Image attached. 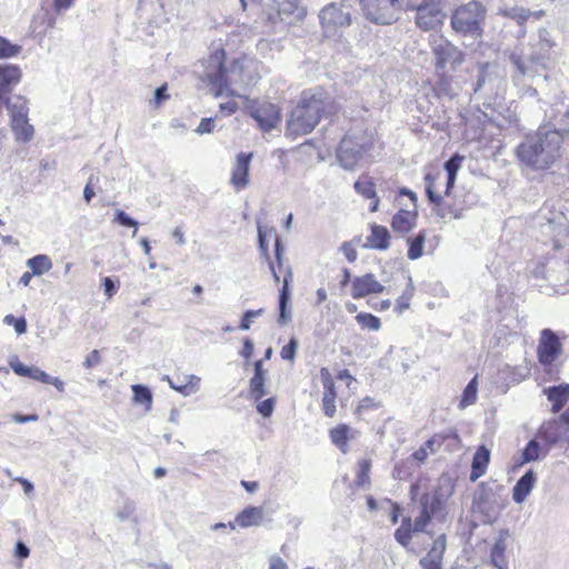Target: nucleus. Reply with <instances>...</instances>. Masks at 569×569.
I'll return each instance as SVG.
<instances>
[{"instance_id": "obj_1", "label": "nucleus", "mask_w": 569, "mask_h": 569, "mask_svg": "<svg viewBox=\"0 0 569 569\" xmlns=\"http://www.w3.org/2000/svg\"><path fill=\"white\" fill-rule=\"evenodd\" d=\"M519 162L533 171L550 169L561 157L560 138L546 126L527 134L516 148Z\"/></svg>"}, {"instance_id": "obj_2", "label": "nucleus", "mask_w": 569, "mask_h": 569, "mask_svg": "<svg viewBox=\"0 0 569 569\" xmlns=\"http://www.w3.org/2000/svg\"><path fill=\"white\" fill-rule=\"evenodd\" d=\"M244 63L246 59H234L228 68L224 50L218 49L203 61L204 69L201 78L208 82L216 97L232 96L230 84L246 83Z\"/></svg>"}, {"instance_id": "obj_3", "label": "nucleus", "mask_w": 569, "mask_h": 569, "mask_svg": "<svg viewBox=\"0 0 569 569\" xmlns=\"http://www.w3.org/2000/svg\"><path fill=\"white\" fill-rule=\"evenodd\" d=\"M325 108L321 93L303 92L287 120V134L296 138L310 133L320 122Z\"/></svg>"}, {"instance_id": "obj_4", "label": "nucleus", "mask_w": 569, "mask_h": 569, "mask_svg": "<svg viewBox=\"0 0 569 569\" xmlns=\"http://www.w3.org/2000/svg\"><path fill=\"white\" fill-rule=\"evenodd\" d=\"M508 59L513 69L511 79L517 87H525L526 81L541 77L542 71L547 69L548 57L542 52H531L525 57L522 51L516 48L510 51Z\"/></svg>"}, {"instance_id": "obj_5", "label": "nucleus", "mask_w": 569, "mask_h": 569, "mask_svg": "<svg viewBox=\"0 0 569 569\" xmlns=\"http://www.w3.org/2000/svg\"><path fill=\"white\" fill-rule=\"evenodd\" d=\"M352 1L330 2L319 11V23L326 38H339L343 30L351 26Z\"/></svg>"}, {"instance_id": "obj_6", "label": "nucleus", "mask_w": 569, "mask_h": 569, "mask_svg": "<svg viewBox=\"0 0 569 569\" xmlns=\"http://www.w3.org/2000/svg\"><path fill=\"white\" fill-rule=\"evenodd\" d=\"M487 10L485 6L476 0L458 7L450 20L452 29L463 36L478 38L483 32V23Z\"/></svg>"}, {"instance_id": "obj_7", "label": "nucleus", "mask_w": 569, "mask_h": 569, "mask_svg": "<svg viewBox=\"0 0 569 569\" xmlns=\"http://www.w3.org/2000/svg\"><path fill=\"white\" fill-rule=\"evenodd\" d=\"M0 104H4L8 110L16 140L24 143L31 141L34 128L29 123L28 99L21 94H13L3 98Z\"/></svg>"}, {"instance_id": "obj_8", "label": "nucleus", "mask_w": 569, "mask_h": 569, "mask_svg": "<svg viewBox=\"0 0 569 569\" xmlns=\"http://www.w3.org/2000/svg\"><path fill=\"white\" fill-rule=\"evenodd\" d=\"M538 219L541 234L551 239L555 249H560L567 244L569 241V218L563 212L550 211L547 216L541 210Z\"/></svg>"}, {"instance_id": "obj_9", "label": "nucleus", "mask_w": 569, "mask_h": 569, "mask_svg": "<svg viewBox=\"0 0 569 569\" xmlns=\"http://www.w3.org/2000/svg\"><path fill=\"white\" fill-rule=\"evenodd\" d=\"M370 143L362 136L347 133L337 149V160L346 170H352L369 150Z\"/></svg>"}, {"instance_id": "obj_10", "label": "nucleus", "mask_w": 569, "mask_h": 569, "mask_svg": "<svg viewBox=\"0 0 569 569\" xmlns=\"http://www.w3.org/2000/svg\"><path fill=\"white\" fill-rule=\"evenodd\" d=\"M562 343L558 333L549 328L540 331L537 357L545 368L552 366L562 353Z\"/></svg>"}, {"instance_id": "obj_11", "label": "nucleus", "mask_w": 569, "mask_h": 569, "mask_svg": "<svg viewBox=\"0 0 569 569\" xmlns=\"http://www.w3.org/2000/svg\"><path fill=\"white\" fill-rule=\"evenodd\" d=\"M538 437L549 446L561 441L569 442V407L557 419L542 423Z\"/></svg>"}, {"instance_id": "obj_12", "label": "nucleus", "mask_w": 569, "mask_h": 569, "mask_svg": "<svg viewBox=\"0 0 569 569\" xmlns=\"http://www.w3.org/2000/svg\"><path fill=\"white\" fill-rule=\"evenodd\" d=\"M545 119L548 122L547 130L557 132L560 143L563 138L569 139V104L563 101L551 104L545 111Z\"/></svg>"}, {"instance_id": "obj_13", "label": "nucleus", "mask_w": 569, "mask_h": 569, "mask_svg": "<svg viewBox=\"0 0 569 569\" xmlns=\"http://www.w3.org/2000/svg\"><path fill=\"white\" fill-rule=\"evenodd\" d=\"M416 24L425 31L432 30L441 24L445 17L439 3L433 0H422L416 7Z\"/></svg>"}, {"instance_id": "obj_14", "label": "nucleus", "mask_w": 569, "mask_h": 569, "mask_svg": "<svg viewBox=\"0 0 569 569\" xmlns=\"http://www.w3.org/2000/svg\"><path fill=\"white\" fill-rule=\"evenodd\" d=\"M432 51L436 56V69L443 70L448 64L456 68L465 60L463 52L451 42L440 39L435 43Z\"/></svg>"}, {"instance_id": "obj_15", "label": "nucleus", "mask_w": 569, "mask_h": 569, "mask_svg": "<svg viewBox=\"0 0 569 569\" xmlns=\"http://www.w3.org/2000/svg\"><path fill=\"white\" fill-rule=\"evenodd\" d=\"M251 117L262 131H270L280 121V110L273 103L263 102L251 110Z\"/></svg>"}, {"instance_id": "obj_16", "label": "nucleus", "mask_w": 569, "mask_h": 569, "mask_svg": "<svg viewBox=\"0 0 569 569\" xmlns=\"http://www.w3.org/2000/svg\"><path fill=\"white\" fill-rule=\"evenodd\" d=\"M385 287L376 279L373 273H366L352 278L351 296L361 299L372 293L383 292Z\"/></svg>"}, {"instance_id": "obj_17", "label": "nucleus", "mask_w": 569, "mask_h": 569, "mask_svg": "<svg viewBox=\"0 0 569 569\" xmlns=\"http://www.w3.org/2000/svg\"><path fill=\"white\" fill-rule=\"evenodd\" d=\"M252 157V152H240L237 156L231 183L238 191L244 189L249 183V168Z\"/></svg>"}, {"instance_id": "obj_18", "label": "nucleus", "mask_w": 569, "mask_h": 569, "mask_svg": "<svg viewBox=\"0 0 569 569\" xmlns=\"http://www.w3.org/2000/svg\"><path fill=\"white\" fill-rule=\"evenodd\" d=\"M323 385L322 410L326 417L332 418L336 415L337 391L335 381L327 368L320 370Z\"/></svg>"}, {"instance_id": "obj_19", "label": "nucleus", "mask_w": 569, "mask_h": 569, "mask_svg": "<svg viewBox=\"0 0 569 569\" xmlns=\"http://www.w3.org/2000/svg\"><path fill=\"white\" fill-rule=\"evenodd\" d=\"M293 273L290 267H286V276L282 280V287L279 290V325H284L291 320V311L289 310L290 302V283L292 282Z\"/></svg>"}, {"instance_id": "obj_20", "label": "nucleus", "mask_w": 569, "mask_h": 569, "mask_svg": "<svg viewBox=\"0 0 569 569\" xmlns=\"http://www.w3.org/2000/svg\"><path fill=\"white\" fill-rule=\"evenodd\" d=\"M447 499H448V495H446L442 491V489L440 487H438L430 492H425L420 497V499H419L420 509L435 516L443 508Z\"/></svg>"}, {"instance_id": "obj_21", "label": "nucleus", "mask_w": 569, "mask_h": 569, "mask_svg": "<svg viewBox=\"0 0 569 569\" xmlns=\"http://www.w3.org/2000/svg\"><path fill=\"white\" fill-rule=\"evenodd\" d=\"M164 379L168 381L170 388L184 397L196 393L199 390L201 380L200 377L196 375L177 376L176 380H172L169 376H166Z\"/></svg>"}, {"instance_id": "obj_22", "label": "nucleus", "mask_w": 569, "mask_h": 569, "mask_svg": "<svg viewBox=\"0 0 569 569\" xmlns=\"http://www.w3.org/2000/svg\"><path fill=\"white\" fill-rule=\"evenodd\" d=\"M543 395L551 402V411L559 412L569 401V383L545 388Z\"/></svg>"}, {"instance_id": "obj_23", "label": "nucleus", "mask_w": 569, "mask_h": 569, "mask_svg": "<svg viewBox=\"0 0 569 569\" xmlns=\"http://www.w3.org/2000/svg\"><path fill=\"white\" fill-rule=\"evenodd\" d=\"M537 477L532 470L526 471L512 488V499L517 503H522L535 487Z\"/></svg>"}, {"instance_id": "obj_24", "label": "nucleus", "mask_w": 569, "mask_h": 569, "mask_svg": "<svg viewBox=\"0 0 569 569\" xmlns=\"http://www.w3.org/2000/svg\"><path fill=\"white\" fill-rule=\"evenodd\" d=\"M509 537V531L507 529H502L499 531L498 538L496 539L491 552V563L498 569H507L508 561L506 559V549H507V539Z\"/></svg>"}, {"instance_id": "obj_25", "label": "nucleus", "mask_w": 569, "mask_h": 569, "mask_svg": "<svg viewBox=\"0 0 569 569\" xmlns=\"http://www.w3.org/2000/svg\"><path fill=\"white\" fill-rule=\"evenodd\" d=\"M489 462L490 450L485 445L479 446L472 458L469 479L476 481L482 477L487 471Z\"/></svg>"}, {"instance_id": "obj_26", "label": "nucleus", "mask_w": 569, "mask_h": 569, "mask_svg": "<svg viewBox=\"0 0 569 569\" xmlns=\"http://www.w3.org/2000/svg\"><path fill=\"white\" fill-rule=\"evenodd\" d=\"M389 240L390 233L386 227L372 224L371 233L367 238L366 247L377 250H386L389 248Z\"/></svg>"}, {"instance_id": "obj_27", "label": "nucleus", "mask_w": 569, "mask_h": 569, "mask_svg": "<svg viewBox=\"0 0 569 569\" xmlns=\"http://www.w3.org/2000/svg\"><path fill=\"white\" fill-rule=\"evenodd\" d=\"M263 517L262 508L249 506L237 515L234 525L241 528L259 526Z\"/></svg>"}, {"instance_id": "obj_28", "label": "nucleus", "mask_w": 569, "mask_h": 569, "mask_svg": "<svg viewBox=\"0 0 569 569\" xmlns=\"http://www.w3.org/2000/svg\"><path fill=\"white\" fill-rule=\"evenodd\" d=\"M416 218V210L401 209L392 217L391 227L396 232L407 233L415 227Z\"/></svg>"}, {"instance_id": "obj_29", "label": "nucleus", "mask_w": 569, "mask_h": 569, "mask_svg": "<svg viewBox=\"0 0 569 569\" xmlns=\"http://www.w3.org/2000/svg\"><path fill=\"white\" fill-rule=\"evenodd\" d=\"M351 428L346 423H340L329 431L331 442L342 452H348V440L353 438L350 435Z\"/></svg>"}, {"instance_id": "obj_30", "label": "nucleus", "mask_w": 569, "mask_h": 569, "mask_svg": "<svg viewBox=\"0 0 569 569\" xmlns=\"http://www.w3.org/2000/svg\"><path fill=\"white\" fill-rule=\"evenodd\" d=\"M493 497L491 490H487L483 486H480L479 490L475 493L473 497V509L488 515L490 512V499Z\"/></svg>"}, {"instance_id": "obj_31", "label": "nucleus", "mask_w": 569, "mask_h": 569, "mask_svg": "<svg viewBox=\"0 0 569 569\" xmlns=\"http://www.w3.org/2000/svg\"><path fill=\"white\" fill-rule=\"evenodd\" d=\"M425 241H426V231L425 230H421L415 237L407 239V242L409 244L407 256L410 260H417L422 256Z\"/></svg>"}, {"instance_id": "obj_32", "label": "nucleus", "mask_w": 569, "mask_h": 569, "mask_svg": "<svg viewBox=\"0 0 569 569\" xmlns=\"http://www.w3.org/2000/svg\"><path fill=\"white\" fill-rule=\"evenodd\" d=\"M276 2L278 14L281 19L290 16L300 18L303 14V10L300 8V0H276Z\"/></svg>"}, {"instance_id": "obj_33", "label": "nucleus", "mask_w": 569, "mask_h": 569, "mask_svg": "<svg viewBox=\"0 0 569 569\" xmlns=\"http://www.w3.org/2000/svg\"><path fill=\"white\" fill-rule=\"evenodd\" d=\"M27 266L34 276H41L52 268V261L47 254H37L27 260Z\"/></svg>"}, {"instance_id": "obj_34", "label": "nucleus", "mask_w": 569, "mask_h": 569, "mask_svg": "<svg viewBox=\"0 0 569 569\" xmlns=\"http://www.w3.org/2000/svg\"><path fill=\"white\" fill-rule=\"evenodd\" d=\"M258 246L261 254L266 258L268 261L269 269L272 273L274 282H279V274L276 271L274 262L271 260L269 252H268V244H267V234L263 228L258 224Z\"/></svg>"}, {"instance_id": "obj_35", "label": "nucleus", "mask_w": 569, "mask_h": 569, "mask_svg": "<svg viewBox=\"0 0 569 569\" xmlns=\"http://www.w3.org/2000/svg\"><path fill=\"white\" fill-rule=\"evenodd\" d=\"M478 395V378L475 376L466 386L462 391L461 399L459 401V408L465 409L473 405L477 400Z\"/></svg>"}, {"instance_id": "obj_36", "label": "nucleus", "mask_w": 569, "mask_h": 569, "mask_svg": "<svg viewBox=\"0 0 569 569\" xmlns=\"http://www.w3.org/2000/svg\"><path fill=\"white\" fill-rule=\"evenodd\" d=\"M555 42L551 39L550 32L541 28L538 31V42L532 46L531 52H542L549 58V51L553 48Z\"/></svg>"}, {"instance_id": "obj_37", "label": "nucleus", "mask_w": 569, "mask_h": 569, "mask_svg": "<svg viewBox=\"0 0 569 569\" xmlns=\"http://www.w3.org/2000/svg\"><path fill=\"white\" fill-rule=\"evenodd\" d=\"M132 392H133V401L139 405H144L146 411H149L151 409V405H152L151 390L143 385H133Z\"/></svg>"}, {"instance_id": "obj_38", "label": "nucleus", "mask_w": 569, "mask_h": 569, "mask_svg": "<svg viewBox=\"0 0 569 569\" xmlns=\"http://www.w3.org/2000/svg\"><path fill=\"white\" fill-rule=\"evenodd\" d=\"M355 190L365 197L366 199L376 198V186L370 177L368 176H361L356 182H355Z\"/></svg>"}, {"instance_id": "obj_39", "label": "nucleus", "mask_w": 569, "mask_h": 569, "mask_svg": "<svg viewBox=\"0 0 569 569\" xmlns=\"http://www.w3.org/2000/svg\"><path fill=\"white\" fill-rule=\"evenodd\" d=\"M284 253H286L284 244L282 243V240L279 237H277L276 241H274V259H276V261H273V262H274L276 271L278 272V274L280 276L281 273H283V277L286 276V267L291 268V266L286 261Z\"/></svg>"}, {"instance_id": "obj_40", "label": "nucleus", "mask_w": 569, "mask_h": 569, "mask_svg": "<svg viewBox=\"0 0 569 569\" xmlns=\"http://www.w3.org/2000/svg\"><path fill=\"white\" fill-rule=\"evenodd\" d=\"M436 92L439 97L453 99L458 94V87L452 83L450 77L442 76L437 82Z\"/></svg>"}, {"instance_id": "obj_41", "label": "nucleus", "mask_w": 569, "mask_h": 569, "mask_svg": "<svg viewBox=\"0 0 569 569\" xmlns=\"http://www.w3.org/2000/svg\"><path fill=\"white\" fill-rule=\"evenodd\" d=\"M413 531L412 522L409 517L403 518L401 526L395 531V539L403 547H407L411 540Z\"/></svg>"}, {"instance_id": "obj_42", "label": "nucleus", "mask_w": 569, "mask_h": 569, "mask_svg": "<svg viewBox=\"0 0 569 569\" xmlns=\"http://www.w3.org/2000/svg\"><path fill=\"white\" fill-rule=\"evenodd\" d=\"M249 391L250 397L256 401L266 396V376H252L249 381Z\"/></svg>"}, {"instance_id": "obj_43", "label": "nucleus", "mask_w": 569, "mask_h": 569, "mask_svg": "<svg viewBox=\"0 0 569 569\" xmlns=\"http://www.w3.org/2000/svg\"><path fill=\"white\" fill-rule=\"evenodd\" d=\"M541 452V446L537 439L528 441L521 452L522 463H529L539 459Z\"/></svg>"}, {"instance_id": "obj_44", "label": "nucleus", "mask_w": 569, "mask_h": 569, "mask_svg": "<svg viewBox=\"0 0 569 569\" xmlns=\"http://www.w3.org/2000/svg\"><path fill=\"white\" fill-rule=\"evenodd\" d=\"M355 319L362 329L378 331L381 328L380 319L372 313L360 312Z\"/></svg>"}, {"instance_id": "obj_45", "label": "nucleus", "mask_w": 569, "mask_h": 569, "mask_svg": "<svg viewBox=\"0 0 569 569\" xmlns=\"http://www.w3.org/2000/svg\"><path fill=\"white\" fill-rule=\"evenodd\" d=\"M415 287L412 283L411 277L408 278V284L402 292V295L397 299L396 301V308L395 310L398 313H402L405 310H407L410 306V300L413 297Z\"/></svg>"}, {"instance_id": "obj_46", "label": "nucleus", "mask_w": 569, "mask_h": 569, "mask_svg": "<svg viewBox=\"0 0 569 569\" xmlns=\"http://www.w3.org/2000/svg\"><path fill=\"white\" fill-rule=\"evenodd\" d=\"M446 548H447V537L445 533H442L435 539L430 550L428 551V553L426 556H428L431 559L438 560L442 563Z\"/></svg>"}, {"instance_id": "obj_47", "label": "nucleus", "mask_w": 569, "mask_h": 569, "mask_svg": "<svg viewBox=\"0 0 569 569\" xmlns=\"http://www.w3.org/2000/svg\"><path fill=\"white\" fill-rule=\"evenodd\" d=\"M22 47L10 42L7 38L0 36V59L17 57Z\"/></svg>"}, {"instance_id": "obj_48", "label": "nucleus", "mask_w": 569, "mask_h": 569, "mask_svg": "<svg viewBox=\"0 0 569 569\" xmlns=\"http://www.w3.org/2000/svg\"><path fill=\"white\" fill-rule=\"evenodd\" d=\"M503 16L516 20L519 24H522L531 16V11L523 7H512L502 11Z\"/></svg>"}, {"instance_id": "obj_49", "label": "nucleus", "mask_w": 569, "mask_h": 569, "mask_svg": "<svg viewBox=\"0 0 569 569\" xmlns=\"http://www.w3.org/2000/svg\"><path fill=\"white\" fill-rule=\"evenodd\" d=\"M113 222L128 228H134L133 236H136L138 230V221L130 217L127 212L123 210H117L114 214Z\"/></svg>"}, {"instance_id": "obj_50", "label": "nucleus", "mask_w": 569, "mask_h": 569, "mask_svg": "<svg viewBox=\"0 0 569 569\" xmlns=\"http://www.w3.org/2000/svg\"><path fill=\"white\" fill-rule=\"evenodd\" d=\"M425 181H426V194H427L428 200L433 204H437V206L440 204L442 202V197L433 190L435 178L432 177V174L427 173L425 177Z\"/></svg>"}, {"instance_id": "obj_51", "label": "nucleus", "mask_w": 569, "mask_h": 569, "mask_svg": "<svg viewBox=\"0 0 569 569\" xmlns=\"http://www.w3.org/2000/svg\"><path fill=\"white\" fill-rule=\"evenodd\" d=\"M359 469L357 472V479L356 482L358 486H363L365 483L369 482V472L371 468V462L368 459H362L359 461Z\"/></svg>"}, {"instance_id": "obj_52", "label": "nucleus", "mask_w": 569, "mask_h": 569, "mask_svg": "<svg viewBox=\"0 0 569 569\" xmlns=\"http://www.w3.org/2000/svg\"><path fill=\"white\" fill-rule=\"evenodd\" d=\"M264 312L263 308L257 309V310H247L243 312L241 321L239 323V329L247 331L251 328V320L253 318L262 316Z\"/></svg>"}, {"instance_id": "obj_53", "label": "nucleus", "mask_w": 569, "mask_h": 569, "mask_svg": "<svg viewBox=\"0 0 569 569\" xmlns=\"http://www.w3.org/2000/svg\"><path fill=\"white\" fill-rule=\"evenodd\" d=\"M465 157L460 156L459 153L452 154L446 162H445V170L447 173L457 174L461 167V162L463 161Z\"/></svg>"}, {"instance_id": "obj_54", "label": "nucleus", "mask_w": 569, "mask_h": 569, "mask_svg": "<svg viewBox=\"0 0 569 569\" xmlns=\"http://www.w3.org/2000/svg\"><path fill=\"white\" fill-rule=\"evenodd\" d=\"M136 511V503L132 500H126L118 509L116 516L119 520L124 521L129 519Z\"/></svg>"}, {"instance_id": "obj_55", "label": "nucleus", "mask_w": 569, "mask_h": 569, "mask_svg": "<svg viewBox=\"0 0 569 569\" xmlns=\"http://www.w3.org/2000/svg\"><path fill=\"white\" fill-rule=\"evenodd\" d=\"M3 321L7 325H12L18 335H22L27 331V321L23 317L16 318L12 315H7Z\"/></svg>"}, {"instance_id": "obj_56", "label": "nucleus", "mask_w": 569, "mask_h": 569, "mask_svg": "<svg viewBox=\"0 0 569 569\" xmlns=\"http://www.w3.org/2000/svg\"><path fill=\"white\" fill-rule=\"evenodd\" d=\"M432 515L428 513L425 510H420L419 517L416 518L415 523L412 526L415 532H425L427 525L431 521Z\"/></svg>"}, {"instance_id": "obj_57", "label": "nucleus", "mask_w": 569, "mask_h": 569, "mask_svg": "<svg viewBox=\"0 0 569 569\" xmlns=\"http://www.w3.org/2000/svg\"><path fill=\"white\" fill-rule=\"evenodd\" d=\"M276 399L273 397L259 401L257 405V411L264 418L272 415L274 410Z\"/></svg>"}, {"instance_id": "obj_58", "label": "nucleus", "mask_w": 569, "mask_h": 569, "mask_svg": "<svg viewBox=\"0 0 569 569\" xmlns=\"http://www.w3.org/2000/svg\"><path fill=\"white\" fill-rule=\"evenodd\" d=\"M297 348H298V341L296 338H291L289 340V342L282 347L281 349V358L284 359V360H290L292 361L296 357V352H297Z\"/></svg>"}, {"instance_id": "obj_59", "label": "nucleus", "mask_w": 569, "mask_h": 569, "mask_svg": "<svg viewBox=\"0 0 569 569\" xmlns=\"http://www.w3.org/2000/svg\"><path fill=\"white\" fill-rule=\"evenodd\" d=\"M119 281L116 282L112 278L110 277H104L101 281V287L103 289V292L104 295L108 297V298H112L118 289H119Z\"/></svg>"}, {"instance_id": "obj_60", "label": "nucleus", "mask_w": 569, "mask_h": 569, "mask_svg": "<svg viewBox=\"0 0 569 569\" xmlns=\"http://www.w3.org/2000/svg\"><path fill=\"white\" fill-rule=\"evenodd\" d=\"M214 127H216L214 118H202L194 131L201 136V134L213 132Z\"/></svg>"}, {"instance_id": "obj_61", "label": "nucleus", "mask_w": 569, "mask_h": 569, "mask_svg": "<svg viewBox=\"0 0 569 569\" xmlns=\"http://www.w3.org/2000/svg\"><path fill=\"white\" fill-rule=\"evenodd\" d=\"M9 365H10L11 369L13 370V372L16 375H18L20 377H28V378H30L32 367H28V366L23 365L18 359L11 360L9 362Z\"/></svg>"}, {"instance_id": "obj_62", "label": "nucleus", "mask_w": 569, "mask_h": 569, "mask_svg": "<svg viewBox=\"0 0 569 569\" xmlns=\"http://www.w3.org/2000/svg\"><path fill=\"white\" fill-rule=\"evenodd\" d=\"M340 250L343 252V254L346 256V258L349 262H355L357 260V258H358L357 250L350 242H343L341 244Z\"/></svg>"}, {"instance_id": "obj_63", "label": "nucleus", "mask_w": 569, "mask_h": 569, "mask_svg": "<svg viewBox=\"0 0 569 569\" xmlns=\"http://www.w3.org/2000/svg\"><path fill=\"white\" fill-rule=\"evenodd\" d=\"M101 361L100 352L98 350H92L87 357L83 362V366L88 369H91L96 366H98Z\"/></svg>"}, {"instance_id": "obj_64", "label": "nucleus", "mask_w": 569, "mask_h": 569, "mask_svg": "<svg viewBox=\"0 0 569 569\" xmlns=\"http://www.w3.org/2000/svg\"><path fill=\"white\" fill-rule=\"evenodd\" d=\"M422 569H442V563L438 560L425 556L419 561Z\"/></svg>"}]
</instances>
